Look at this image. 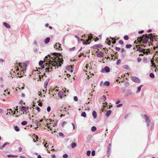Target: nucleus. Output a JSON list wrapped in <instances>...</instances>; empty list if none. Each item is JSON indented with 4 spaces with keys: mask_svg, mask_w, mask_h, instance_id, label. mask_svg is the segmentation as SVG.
Segmentation results:
<instances>
[{
    "mask_svg": "<svg viewBox=\"0 0 158 158\" xmlns=\"http://www.w3.org/2000/svg\"><path fill=\"white\" fill-rule=\"evenodd\" d=\"M20 109V110L22 112H27V111L26 109V107L25 106H22Z\"/></svg>",
    "mask_w": 158,
    "mask_h": 158,
    "instance_id": "f3484780",
    "label": "nucleus"
},
{
    "mask_svg": "<svg viewBox=\"0 0 158 158\" xmlns=\"http://www.w3.org/2000/svg\"><path fill=\"white\" fill-rule=\"evenodd\" d=\"M50 63L48 62H47L45 63L43 65V68H44L45 67L47 66V67L45 69L46 72H50L49 70V69H52V66H49V64Z\"/></svg>",
    "mask_w": 158,
    "mask_h": 158,
    "instance_id": "f03ea898",
    "label": "nucleus"
},
{
    "mask_svg": "<svg viewBox=\"0 0 158 158\" xmlns=\"http://www.w3.org/2000/svg\"><path fill=\"white\" fill-rule=\"evenodd\" d=\"M137 60L138 62H140L141 61L142 59L140 57H138L137 59Z\"/></svg>",
    "mask_w": 158,
    "mask_h": 158,
    "instance_id": "864d4df0",
    "label": "nucleus"
},
{
    "mask_svg": "<svg viewBox=\"0 0 158 158\" xmlns=\"http://www.w3.org/2000/svg\"><path fill=\"white\" fill-rule=\"evenodd\" d=\"M7 156L9 158L17 157L18 156L17 155H14L11 154L7 155Z\"/></svg>",
    "mask_w": 158,
    "mask_h": 158,
    "instance_id": "b1692460",
    "label": "nucleus"
},
{
    "mask_svg": "<svg viewBox=\"0 0 158 158\" xmlns=\"http://www.w3.org/2000/svg\"><path fill=\"white\" fill-rule=\"evenodd\" d=\"M50 80V79L49 78H48L47 79V80H46V81H45V82H44V85H48V84L49 81Z\"/></svg>",
    "mask_w": 158,
    "mask_h": 158,
    "instance_id": "e433bc0d",
    "label": "nucleus"
},
{
    "mask_svg": "<svg viewBox=\"0 0 158 158\" xmlns=\"http://www.w3.org/2000/svg\"><path fill=\"white\" fill-rule=\"evenodd\" d=\"M141 41H142L143 43L144 44H146L148 41L149 39L148 38H144L142 36H140L139 37Z\"/></svg>",
    "mask_w": 158,
    "mask_h": 158,
    "instance_id": "1a4fd4ad",
    "label": "nucleus"
},
{
    "mask_svg": "<svg viewBox=\"0 0 158 158\" xmlns=\"http://www.w3.org/2000/svg\"><path fill=\"white\" fill-rule=\"evenodd\" d=\"M43 63L44 62L43 60H40L39 63V65L40 66H41V67H42Z\"/></svg>",
    "mask_w": 158,
    "mask_h": 158,
    "instance_id": "2f4dec72",
    "label": "nucleus"
},
{
    "mask_svg": "<svg viewBox=\"0 0 158 158\" xmlns=\"http://www.w3.org/2000/svg\"><path fill=\"white\" fill-rule=\"evenodd\" d=\"M118 43L121 45H123V41L122 40H120L118 41Z\"/></svg>",
    "mask_w": 158,
    "mask_h": 158,
    "instance_id": "3c124183",
    "label": "nucleus"
},
{
    "mask_svg": "<svg viewBox=\"0 0 158 158\" xmlns=\"http://www.w3.org/2000/svg\"><path fill=\"white\" fill-rule=\"evenodd\" d=\"M61 44L59 43H56L55 45H54V48H55L56 47V48L58 49L59 50H61Z\"/></svg>",
    "mask_w": 158,
    "mask_h": 158,
    "instance_id": "4468645a",
    "label": "nucleus"
},
{
    "mask_svg": "<svg viewBox=\"0 0 158 158\" xmlns=\"http://www.w3.org/2000/svg\"><path fill=\"white\" fill-rule=\"evenodd\" d=\"M27 123V122L26 121H24L21 122V124L22 125H25Z\"/></svg>",
    "mask_w": 158,
    "mask_h": 158,
    "instance_id": "473e14b6",
    "label": "nucleus"
},
{
    "mask_svg": "<svg viewBox=\"0 0 158 158\" xmlns=\"http://www.w3.org/2000/svg\"><path fill=\"white\" fill-rule=\"evenodd\" d=\"M51 110V108L50 106H48L47 108V110L48 112H49Z\"/></svg>",
    "mask_w": 158,
    "mask_h": 158,
    "instance_id": "37998d69",
    "label": "nucleus"
},
{
    "mask_svg": "<svg viewBox=\"0 0 158 158\" xmlns=\"http://www.w3.org/2000/svg\"><path fill=\"white\" fill-rule=\"evenodd\" d=\"M110 69L108 66H105L104 68L102 69L101 72L102 73H108L110 72Z\"/></svg>",
    "mask_w": 158,
    "mask_h": 158,
    "instance_id": "39448f33",
    "label": "nucleus"
},
{
    "mask_svg": "<svg viewBox=\"0 0 158 158\" xmlns=\"http://www.w3.org/2000/svg\"><path fill=\"white\" fill-rule=\"evenodd\" d=\"M91 130L92 131L94 132L97 130V128L93 126L91 127Z\"/></svg>",
    "mask_w": 158,
    "mask_h": 158,
    "instance_id": "c85d7f7f",
    "label": "nucleus"
},
{
    "mask_svg": "<svg viewBox=\"0 0 158 158\" xmlns=\"http://www.w3.org/2000/svg\"><path fill=\"white\" fill-rule=\"evenodd\" d=\"M10 144V143H8L7 142H5L0 147V149L2 150L6 145L9 144Z\"/></svg>",
    "mask_w": 158,
    "mask_h": 158,
    "instance_id": "dca6fc26",
    "label": "nucleus"
},
{
    "mask_svg": "<svg viewBox=\"0 0 158 158\" xmlns=\"http://www.w3.org/2000/svg\"><path fill=\"white\" fill-rule=\"evenodd\" d=\"M125 85L126 86H128L129 85V82L127 81L125 83Z\"/></svg>",
    "mask_w": 158,
    "mask_h": 158,
    "instance_id": "0e129e2a",
    "label": "nucleus"
},
{
    "mask_svg": "<svg viewBox=\"0 0 158 158\" xmlns=\"http://www.w3.org/2000/svg\"><path fill=\"white\" fill-rule=\"evenodd\" d=\"M50 122L51 123H53V127H54L57 125L58 121L57 119H56L55 120H52V119H49Z\"/></svg>",
    "mask_w": 158,
    "mask_h": 158,
    "instance_id": "f8f14e48",
    "label": "nucleus"
},
{
    "mask_svg": "<svg viewBox=\"0 0 158 158\" xmlns=\"http://www.w3.org/2000/svg\"><path fill=\"white\" fill-rule=\"evenodd\" d=\"M56 58H57L56 59V60L57 62H58V64H56L55 67V66L53 67H55V69H56V68H58V66L59 67H60L61 66V65L60 64V63H61L62 64L63 63V60L62 59L57 57H56Z\"/></svg>",
    "mask_w": 158,
    "mask_h": 158,
    "instance_id": "7ed1b4c3",
    "label": "nucleus"
},
{
    "mask_svg": "<svg viewBox=\"0 0 158 158\" xmlns=\"http://www.w3.org/2000/svg\"><path fill=\"white\" fill-rule=\"evenodd\" d=\"M149 39L151 41H152L153 40L154 37L153 36H151L149 37Z\"/></svg>",
    "mask_w": 158,
    "mask_h": 158,
    "instance_id": "13d9d810",
    "label": "nucleus"
},
{
    "mask_svg": "<svg viewBox=\"0 0 158 158\" xmlns=\"http://www.w3.org/2000/svg\"><path fill=\"white\" fill-rule=\"evenodd\" d=\"M106 40L108 41V44L109 45L111 43V41L110 40H108V38L107 39H106Z\"/></svg>",
    "mask_w": 158,
    "mask_h": 158,
    "instance_id": "de8ad7c7",
    "label": "nucleus"
},
{
    "mask_svg": "<svg viewBox=\"0 0 158 158\" xmlns=\"http://www.w3.org/2000/svg\"><path fill=\"white\" fill-rule=\"evenodd\" d=\"M50 40V38L49 37H48L46 38L45 40H44V42L45 44H47L48 43Z\"/></svg>",
    "mask_w": 158,
    "mask_h": 158,
    "instance_id": "412c9836",
    "label": "nucleus"
},
{
    "mask_svg": "<svg viewBox=\"0 0 158 158\" xmlns=\"http://www.w3.org/2000/svg\"><path fill=\"white\" fill-rule=\"evenodd\" d=\"M22 150V148L21 147H20L19 148L18 151L19 152H21Z\"/></svg>",
    "mask_w": 158,
    "mask_h": 158,
    "instance_id": "69168bd1",
    "label": "nucleus"
},
{
    "mask_svg": "<svg viewBox=\"0 0 158 158\" xmlns=\"http://www.w3.org/2000/svg\"><path fill=\"white\" fill-rule=\"evenodd\" d=\"M81 116L85 118L86 117V113L85 112H82L81 114Z\"/></svg>",
    "mask_w": 158,
    "mask_h": 158,
    "instance_id": "cd10ccee",
    "label": "nucleus"
},
{
    "mask_svg": "<svg viewBox=\"0 0 158 158\" xmlns=\"http://www.w3.org/2000/svg\"><path fill=\"white\" fill-rule=\"evenodd\" d=\"M132 47V45L130 44H127L126 45V47L127 48H130Z\"/></svg>",
    "mask_w": 158,
    "mask_h": 158,
    "instance_id": "c9c22d12",
    "label": "nucleus"
},
{
    "mask_svg": "<svg viewBox=\"0 0 158 158\" xmlns=\"http://www.w3.org/2000/svg\"><path fill=\"white\" fill-rule=\"evenodd\" d=\"M133 94V92L131 89H127L126 92V95L127 97L132 95Z\"/></svg>",
    "mask_w": 158,
    "mask_h": 158,
    "instance_id": "9b49d317",
    "label": "nucleus"
},
{
    "mask_svg": "<svg viewBox=\"0 0 158 158\" xmlns=\"http://www.w3.org/2000/svg\"><path fill=\"white\" fill-rule=\"evenodd\" d=\"M53 55V57H52L50 55L48 54V56H45V60H46L47 62L50 63L49 64V66H52L53 67L55 66V67L56 64H58V62L56 61V57H55V56H56L57 53L56 52H54L52 53Z\"/></svg>",
    "mask_w": 158,
    "mask_h": 158,
    "instance_id": "f257e3e1",
    "label": "nucleus"
},
{
    "mask_svg": "<svg viewBox=\"0 0 158 158\" xmlns=\"http://www.w3.org/2000/svg\"><path fill=\"white\" fill-rule=\"evenodd\" d=\"M66 122H65V121H63L62 122V123H61V125H62V127L63 126V125L64 124H66Z\"/></svg>",
    "mask_w": 158,
    "mask_h": 158,
    "instance_id": "052dcab7",
    "label": "nucleus"
},
{
    "mask_svg": "<svg viewBox=\"0 0 158 158\" xmlns=\"http://www.w3.org/2000/svg\"><path fill=\"white\" fill-rule=\"evenodd\" d=\"M92 115L94 118L95 119L97 117V113L95 111L93 110L92 112Z\"/></svg>",
    "mask_w": 158,
    "mask_h": 158,
    "instance_id": "6ab92c4d",
    "label": "nucleus"
},
{
    "mask_svg": "<svg viewBox=\"0 0 158 158\" xmlns=\"http://www.w3.org/2000/svg\"><path fill=\"white\" fill-rule=\"evenodd\" d=\"M75 37L77 39L78 42L79 41V40H80V38L78 36H77V35H75Z\"/></svg>",
    "mask_w": 158,
    "mask_h": 158,
    "instance_id": "bf43d9fd",
    "label": "nucleus"
},
{
    "mask_svg": "<svg viewBox=\"0 0 158 158\" xmlns=\"http://www.w3.org/2000/svg\"><path fill=\"white\" fill-rule=\"evenodd\" d=\"M115 49L117 51H119L121 49V48H120L118 47H116L115 48Z\"/></svg>",
    "mask_w": 158,
    "mask_h": 158,
    "instance_id": "6e6d98bb",
    "label": "nucleus"
},
{
    "mask_svg": "<svg viewBox=\"0 0 158 158\" xmlns=\"http://www.w3.org/2000/svg\"><path fill=\"white\" fill-rule=\"evenodd\" d=\"M154 127V124L153 123H151V130H152Z\"/></svg>",
    "mask_w": 158,
    "mask_h": 158,
    "instance_id": "a19ab883",
    "label": "nucleus"
},
{
    "mask_svg": "<svg viewBox=\"0 0 158 158\" xmlns=\"http://www.w3.org/2000/svg\"><path fill=\"white\" fill-rule=\"evenodd\" d=\"M23 101L22 100H20L19 101V104H21L23 103Z\"/></svg>",
    "mask_w": 158,
    "mask_h": 158,
    "instance_id": "774afa93",
    "label": "nucleus"
},
{
    "mask_svg": "<svg viewBox=\"0 0 158 158\" xmlns=\"http://www.w3.org/2000/svg\"><path fill=\"white\" fill-rule=\"evenodd\" d=\"M95 152L94 150H93L91 152V155L92 156H94L95 155Z\"/></svg>",
    "mask_w": 158,
    "mask_h": 158,
    "instance_id": "79ce46f5",
    "label": "nucleus"
},
{
    "mask_svg": "<svg viewBox=\"0 0 158 158\" xmlns=\"http://www.w3.org/2000/svg\"><path fill=\"white\" fill-rule=\"evenodd\" d=\"M3 111L4 110L0 108V114L3 113Z\"/></svg>",
    "mask_w": 158,
    "mask_h": 158,
    "instance_id": "680f3d73",
    "label": "nucleus"
},
{
    "mask_svg": "<svg viewBox=\"0 0 158 158\" xmlns=\"http://www.w3.org/2000/svg\"><path fill=\"white\" fill-rule=\"evenodd\" d=\"M75 48H76L75 47H73L72 48H69V51H73L75 49Z\"/></svg>",
    "mask_w": 158,
    "mask_h": 158,
    "instance_id": "49530a36",
    "label": "nucleus"
},
{
    "mask_svg": "<svg viewBox=\"0 0 158 158\" xmlns=\"http://www.w3.org/2000/svg\"><path fill=\"white\" fill-rule=\"evenodd\" d=\"M142 86H143V85H139V86L137 87V91L136 92V93H138L140 92V91L141 90V88L142 87Z\"/></svg>",
    "mask_w": 158,
    "mask_h": 158,
    "instance_id": "aec40b11",
    "label": "nucleus"
},
{
    "mask_svg": "<svg viewBox=\"0 0 158 158\" xmlns=\"http://www.w3.org/2000/svg\"><path fill=\"white\" fill-rule=\"evenodd\" d=\"M104 85L107 86H109L110 85V83L109 81H106L104 83Z\"/></svg>",
    "mask_w": 158,
    "mask_h": 158,
    "instance_id": "393cba45",
    "label": "nucleus"
},
{
    "mask_svg": "<svg viewBox=\"0 0 158 158\" xmlns=\"http://www.w3.org/2000/svg\"><path fill=\"white\" fill-rule=\"evenodd\" d=\"M111 110H108L106 113V116L107 117H109L110 115V114H111Z\"/></svg>",
    "mask_w": 158,
    "mask_h": 158,
    "instance_id": "4be33fe9",
    "label": "nucleus"
},
{
    "mask_svg": "<svg viewBox=\"0 0 158 158\" xmlns=\"http://www.w3.org/2000/svg\"><path fill=\"white\" fill-rule=\"evenodd\" d=\"M14 129L16 131H20L19 128L17 126H15Z\"/></svg>",
    "mask_w": 158,
    "mask_h": 158,
    "instance_id": "bb28decb",
    "label": "nucleus"
},
{
    "mask_svg": "<svg viewBox=\"0 0 158 158\" xmlns=\"http://www.w3.org/2000/svg\"><path fill=\"white\" fill-rule=\"evenodd\" d=\"M90 153H91V151L89 150L88 151L86 152V154H87V156H89L90 155Z\"/></svg>",
    "mask_w": 158,
    "mask_h": 158,
    "instance_id": "ea45409f",
    "label": "nucleus"
},
{
    "mask_svg": "<svg viewBox=\"0 0 158 158\" xmlns=\"http://www.w3.org/2000/svg\"><path fill=\"white\" fill-rule=\"evenodd\" d=\"M149 76L152 78H154L155 77V75L153 73H151L149 74Z\"/></svg>",
    "mask_w": 158,
    "mask_h": 158,
    "instance_id": "7c9ffc66",
    "label": "nucleus"
},
{
    "mask_svg": "<svg viewBox=\"0 0 158 158\" xmlns=\"http://www.w3.org/2000/svg\"><path fill=\"white\" fill-rule=\"evenodd\" d=\"M110 39L113 40V41L112 42V43L113 44H115V43H116V40H115V39L114 38H112V37H110Z\"/></svg>",
    "mask_w": 158,
    "mask_h": 158,
    "instance_id": "f704fd0d",
    "label": "nucleus"
},
{
    "mask_svg": "<svg viewBox=\"0 0 158 158\" xmlns=\"http://www.w3.org/2000/svg\"><path fill=\"white\" fill-rule=\"evenodd\" d=\"M143 117L145 119V121L150 120L149 117L146 114H144L143 116Z\"/></svg>",
    "mask_w": 158,
    "mask_h": 158,
    "instance_id": "5701e85b",
    "label": "nucleus"
},
{
    "mask_svg": "<svg viewBox=\"0 0 158 158\" xmlns=\"http://www.w3.org/2000/svg\"><path fill=\"white\" fill-rule=\"evenodd\" d=\"M74 100L75 101H77L78 100V98L77 96H74L73 97Z\"/></svg>",
    "mask_w": 158,
    "mask_h": 158,
    "instance_id": "a18cd8bd",
    "label": "nucleus"
},
{
    "mask_svg": "<svg viewBox=\"0 0 158 158\" xmlns=\"http://www.w3.org/2000/svg\"><path fill=\"white\" fill-rule=\"evenodd\" d=\"M143 32H144L143 30H141V31H139L138 33L139 34H141L143 33Z\"/></svg>",
    "mask_w": 158,
    "mask_h": 158,
    "instance_id": "e2e57ef3",
    "label": "nucleus"
},
{
    "mask_svg": "<svg viewBox=\"0 0 158 158\" xmlns=\"http://www.w3.org/2000/svg\"><path fill=\"white\" fill-rule=\"evenodd\" d=\"M64 158H67L68 157V155L66 154H65L63 155Z\"/></svg>",
    "mask_w": 158,
    "mask_h": 158,
    "instance_id": "8fccbe9b",
    "label": "nucleus"
},
{
    "mask_svg": "<svg viewBox=\"0 0 158 158\" xmlns=\"http://www.w3.org/2000/svg\"><path fill=\"white\" fill-rule=\"evenodd\" d=\"M77 145V143H76L73 142L71 143V147L72 148H74L76 147Z\"/></svg>",
    "mask_w": 158,
    "mask_h": 158,
    "instance_id": "a878e982",
    "label": "nucleus"
},
{
    "mask_svg": "<svg viewBox=\"0 0 158 158\" xmlns=\"http://www.w3.org/2000/svg\"><path fill=\"white\" fill-rule=\"evenodd\" d=\"M111 143H109L107 147V155L108 157H109L110 154V152L111 151Z\"/></svg>",
    "mask_w": 158,
    "mask_h": 158,
    "instance_id": "20e7f679",
    "label": "nucleus"
},
{
    "mask_svg": "<svg viewBox=\"0 0 158 158\" xmlns=\"http://www.w3.org/2000/svg\"><path fill=\"white\" fill-rule=\"evenodd\" d=\"M96 53H97V56L98 57H103L104 55V52H102L99 51L98 52V51H97L96 52Z\"/></svg>",
    "mask_w": 158,
    "mask_h": 158,
    "instance_id": "9d476101",
    "label": "nucleus"
},
{
    "mask_svg": "<svg viewBox=\"0 0 158 158\" xmlns=\"http://www.w3.org/2000/svg\"><path fill=\"white\" fill-rule=\"evenodd\" d=\"M59 135L60 136H63L64 135V134L62 132H59Z\"/></svg>",
    "mask_w": 158,
    "mask_h": 158,
    "instance_id": "09e8293b",
    "label": "nucleus"
},
{
    "mask_svg": "<svg viewBox=\"0 0 158 158\" xmlns=\"http://www.w3.org/2000/svg\"><path fill=\"white\" fill-rule=\"evenodd\" d=\"M88 37L89 39L88 40H87L83 42V44L84 45H86L89 44L90 43V42H89V40L91 41L92 39L93 38V37H90V36H88Z\"/></svg>",
    "mask_w": 158,
    "mask_h": 158,
    "instance_id": "6e6552de",
    "label": "nucleus"
},
{
    "mask_svg": "<svg viewBox=\"0 0 158 158\" xmlns=\"http://www.w3.org/2000/svg\"><path fill=\"white\" fill-rule=\"evenodd\" d=\"M124 39L126 40H127L129 39V37L127 35H125L124 36Z\"/></svg>",
    "mask_w": 158,
    "mask_h": 158,
    "instance_id": "58836bf2",
    "label": "nucleus"
},
{
    "mask_svg": "<svg viewBox=\"0 0 158 158\" xmlns=\"http://www.w3.org/2000/svg\"><path fill=\"white\" fill-rule=\"evenodd\" d=\"M102 96L103 98V102H105L106 99V97L105 95H103Z\"/></svg>",
    "mask_w": 158,
    "mask_h": 158,
    "instance_id": "4d7b16f0",
    "label": "nucleus"
},
{
    "mask_svg": "<svg viewBox=\"0 0 158 158\" xmlns=\"http://www.w3.org/2000/svg\"><path fill=\"white\" fill-rule=\"evenodd\" d=\"M145 50V49L143 48H139L138 50V51L139 52H143V51Z\"/></svg>",
    "mask_w": 158,
    "mask_h": 158,
    "instance_id": "4c0bfd02",
    "label": "nucleus"
},
{
    "mask_svg": "<svg viewBox=\"0 0 158 158\" xmlns=\"http://www.w3.org/2000/svg\"><path fill=\"white\" fill-rule=\"evenodd\" d=\"M131 78L133 81L137 83H139L140 81V79L136 77L132 76Z\"/></svg>",
    "mask_w": 158,
    "mask_h": 158,
    "instance_id": "423d86ee",
    "label": "nucleus"
},
{
    "mask_svg": "<svg viewBox=\"0 0 158 158\" xmlns=\"http://www.w3.org/2000/svg\"><path fill=\"white\" fill-rule=\"evenodd\" d=\"M122 105H123V104H118V105H117V107H120L121 106H122Z\"/></svg>",
    "mask_w": 158,
    "mask_h": 158,
    "instance_id": "338daca9",
    "label": "nucleus"
},
{
    "mask_svg": "<svg viewBox=\"0 0 158 158\" xmlns=\"http://www.w3.org/2000/svg\"><path fill=\"white\" fill-rule=\"evenodd\" d=\"M121 90L122 93H123L125 90V88L124 87H121Z\"/></svg>",
    "mask_w": 158,
    "mask_h": 158,
    "instance_id": "c03bdc74",
    "label": "nucleus"
},
{
    "mask_svg": "<svg viewBox=\"0 0 158 158\" xmlns=\"http://www.w3.org/2000/svg\"><path fill=\"white\" fill-rule=\"evenodd\" d=\"M121 60L120 59H118L117 60V62H116V64L117 65H118L121 62Z\"/></svg>",
    "mask_w": 158,
    "mask_h": 158,
    "instance_id": "603ef678",
    "label": "nucleus"
},
{
    "mask_svg": "<svg viewBox=\"0 0 158 158\" xmlns=\"http://www.w3.org/2000/svg\"><path fill=\"white\" fill-rule=\"evenodd\" d=\"M3 24L4 25V26L6 28L9 29V28H10V25L9 24H8V23H6V22L3 23Z\"/></svg>",
    "mask_w": 158,
    "mask_h": 158,
    "instance_id": "a211bd4d",
    "label": "nucleus"
},
{
    "mask_svg": "<svg viewBox=\"0 0 158 158\" xmlns=\"http://www.w3.org/2000/svg\"><path fill=\"white\" fill-rule=\"evenodd\" d=\"M73 67L71 65L67 66L66 68V69L67 70L70 72L71 73H72L73 72Z\"/></svg>",
    "mask_w": 158,
    "mask_h": 158,
    "instance_id": "ddd939ff",
    "label": "nucleus"
},
{
    "mask_svg": "<svg viewBox=\"0 0 158 158\" xmlns=\"http://www.w3.org/2000/svg\"><path fill=\"white\" fill-rule=\"evenodd\" d=\"M146 122V123H147V126L148 127H149L150 126V123H151V121H150V120H148V121H145Z\"/></svg>",
    "mask_w": 158,
    "mask_h": 158,
    "instance_id": "c756f323",
    "label": "nucleus"
},
{
    "mask_svg": "<svg viewBox=\"0 0 158 158\" xmlns=\"http://www.w3.org/2000/svg\"><path fill=\"white\" fill-rule=\"evenodd\" d=\"M103 46L101 44H95L90 47V48L93 49H98L102 47Z\"/></svg>",
    "mask_w": 158,
    "mask_h": 158,
    "instance_id": "0eeeda50",
    "label": "nucleus"
},
{
    "mask_svg": "<svg viewBox=\"0 0 158 158\" xmlns=\"http://www.w3.org/2000/svg\"><path fill=\"white\" fill-rule=\"evenodd\" d=\"M35 109L38 111V112H39L40 111V108L39 107H35Z\"/></svg>",
    "mask_w": 158,
    "mask_h": 158,
    "instance_id": "5fc2aeb1",
    "label": "nucleus"
},
{
    "mask_svg": "<svg viewBox=\"0 0 158 158\" xmlns=\"http://www.w3.org/2000/svg\"><path fill=\"white\" fill-rule=\"evenodd\" d=\"M123 68L127 69H129V66L127 65H125L123 66Z\"/></svg>",
    "mask_w": 158,
    "mask_h": 158,
    "instance_id": "72a5a7b5",
    "label": "nucleus"
},
{
    "mask_svg": "<svg viewBox=\"0 0 158 158\" xmlns=\"http://www.w3.org/2000/svg\"><path fill=\"white\" fill-rule=\"evenodd\" d=\"M64 95V93L61 91H60L58 92V96L60 98H62L63 95Z\"/></svg>",
    "mask_w": 158,
    "mask_h": 158,
    "instance_id": "2eb2a0df",
    "label": "nucleus"
}]
</instances>
